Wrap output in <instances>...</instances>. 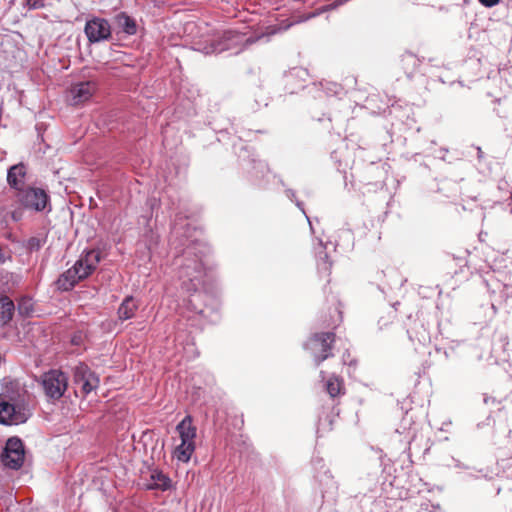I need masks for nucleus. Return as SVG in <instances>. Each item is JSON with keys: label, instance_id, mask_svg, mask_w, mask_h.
<instances>
[{"label": "nucleus", "instance_id": "14", "mask_svg": "<svg viewBox=\"0 0 512 512\" xmlns=\"http://www.w3.org/2000/svg\"><path fill=\"white\" fill-rule=\"evenodd\" d=\"M137 309L138 302L132 296H127L118 308V317L120 320L131 319Z\"/></svg>", "mask_w": 512, "mask_h": 512}, {"label": "nucleus", "instance_id": "26", "mask_svg": "<svg viewBox=\"0 0 512 512\" xmlns=\"http://www.w3.org/2000/svg\"><path fill=\"white\" fill-rule=\"evenodd\" d=\"M264 34H261L260 36H257V39L263 38Z\"/></svg>", "mask_w": 512, "mask_h": 512}, {"label": "nucleus", "instance_id": "17", "mask_svg": "<svg viewBox=\"0 0 512 512\" xmlns=\"http://www.w3.org/2000/svg\"><path fill=\"white\" fill-rule=\"evenodd\" d=\"M342 388V381L338 377H330L326 382V390L331 397L339 395Z\"/></svg>", "mask_w": 512, "mask_h": 512}, {"label": "nucleus", "instance_id": "1", "mask_svg": "<svg viewBox=\"0 0 512 512\" xmlns=\"http://www.w3.org/2000/svg\"><path fill=\"white\" fill-rule=\"evenodd\" d=\"M101 260L99 250H89L83 253L76 263L68 269L59 279L60 288L64 290L71 289L79 281L91 275L97 268Z\"/></svg>", "mask_w": 512, "mask_h": 512}, {"label": "nucleus", "instance_id": "5", "mask_svg": "<svg viewBox=\"0 0 512 512\" xmlns=\"http://www.w3.org/2000/svg\"><path fill=\"white\" fill-rule=\"evenodd\" d=\"M73 383L80 390L83 396H87L98 388L99 377L84 363H79L74 368Z\"/></svg>", "mask_w": 512, "mask_h": 512}, {"label": "nucleus", "instance_id": "20", "mask_svg": "<svg viewBox=\"0 0 512 512\" xmlns=\"http://www.w3.org/2000/svg\"><path fill=\"white\" fill-rule=\"evenodd\" d=\"M10 251L0 245V263H4L7 259H10Z\"/></svg>", "mask_w": 512, "mask_h": 512}, {"label": "nucleus", "instance_id": "25", "mask_svg": "<svg viewBox=\"0 0 512 512\" xmlns=\"http://www.w3.org/2000/svg\"><path fill=\"white\" fill-rule=\"evenodd\" d=\"M264 34H261L260 36H257V39L263 38Z\"/></svg>", "mask_w": 512, "mask_h": 512}, {"label": "nucleus", "instance_id": "2", "mask_svg": "<svg viewBox=\"0 0 512 512\" xmlns=\"http://www.w3.org/2000/svg\"><path fill=\"white\" fill-rule=\"evenodd\" d=\"M176 432L179 436V443L175 445L173 450V457L178 461L187 463L190 461L195 448V439L197 435V428L193 424L192 417L187 415L176 426Z\"/></svg>", "mask_w": 512, "mask_h": 512}, {"label": "nucleus", "instance_id": "12", "mask_svg": "<svg viewBox=\"0 0 512 512\" xmlns=\"http://www.w3.org/2000/svg\"><path fill=\"white\" fill-rule=\"evenodd\" d=\"M26 167L23 164L12 166L7 173V182L14 194L25 188Z\"/></svg>", "mask_w": 512, "mask_h": 512}, {"label": "nucleus", "instance_id": "4", "mask_svg": "<svg viewBox=\"0 0 512 512\" xmlns=\"http://www.w3.org/2000/svg\"><path fill=\"white\" fill-rule=\"evenodd\" d=\"M42 386L47 397L60 399L68 386V378L61 370L52 369L42 376Z\"/></svg>", "mask_w": 512, "mask_h": 512}, {"label": "nucleus", "instance_id": "10", "mask_svg": "<svg viewBox=\"0 0 512 512\" xmlns=\"http://www.w3.org/2000/svg\"><path fill=\"white\" fill-rule=\"evenodd\" d=\"M85 34L90 42H100L111 36V27L107 20L93 18L86 22Z\"/></svg>", "mask_w": 512, "mask_h": 512}, {"label": "nucleus", "instance_id": "21", "mask_svg": "<svg viewBox=\"0 0 512 512\" xmlns=\"http://www.w3.org/2000/svg\"><path fill=\"white\" fill-rule=\"evenodd\" d=\"M481 5H483L484 7H487V8H491V7H494L496 6L500 0H478Z\"/></svg>", "mask_w": 512, "mask_h": 512}, {"label": "nucleus", "instance_id": "3", "mask_svg": "<svg viewBox=\"0 0 512 512\" xmlns=\"http://www.w3.org/2000/svg\"><path fill=\"white\" fill-rule=\"evenodd\" d=\"M16 202L23 208L41 212L49 205V196L44 189L25 187L14 194Z\"/></svg>", "mask_w": 512, "mask_h": 512}, {"label": "nucleus", "instance_id": "7", "mask_svg": "<svg viewBox=\"0 0 512 512\" xmlns=\"http://www.w3.org/2000/svg\"><path fill=\"white\" fill-rule=\"evenodd\" d=\"M29 416V411L25 407L11 404L0 398V423L18 425L26 422Z\"/></svg>", "mask_w": 512, "mask_h": 512}, {"label": "nucleus", "instance_id": "13", "mask_svg": "<svg viewBox=\"0 0 512 512\" xmlns=\"http://www.w3.org/2000/svg\"><path fill=\"white\" fill-rule=\"evenodd\" d=\"M171 487L170 478L161 470L151 469L149 471V481L146 488L149 490H168Z\"/></svg>", "mask_w": 512, "mask_h": 512}, {"label": "nucleus", "instance_id": "9", "mask_svg": "<svg viewBox=\"0 0 512 512\" xmlns=\"http://www.w3.org/2000/svg\"><path fill=\"white\" fill-rule=\"evenodd\" d=\"M24 456L22 441L16 437L8 439L2 454L3 464L11 469H19L24 462Z\"/></svg>", "mask_w": 512, "mask_h": 512}, {"label": "nucleus", "instance_id": "19", "mask_svg": "<svg viewBox=\"0 0 512 512\" xmlns=\"http://www.w3.org/2000/svg\"><path fill=\"white\" fill-rule=\"evenodd\" d=\"M25 6L28 9H39L45 6V0H26Z\"/></svg>", "mask_w": 512, "mask_h": 512}, {"label": "nucleus", "instance_id": "27", "mask_svg": "<svg viewBox=\"0 0 512 512\" xmlns=\"http://www.w3.org/2000/svg\"><path fill=\"white\" fill-rule=\"evenodd\" d=\"M264 34H261L260 36H257V39L263 38Z\"/></svg>", "mask_w": 512, "mask_h": 512}, {"label": "nucleus", "instance_id": "22", "mask_svg": "<svg viewBox=\"0 0 512 512\" xmlns=\"http://www.w3.org/2000/svg\"><path fill=\"white\" fill-rule=\"evenodd\" d=\"M11 216H12V218H13L15 221H18V220H20V219H21V217H22V212H21V211H19V210H15V211H13V212L11 213Z\"/></svg>", "mask_w": 512, "mask_h": 512}, {"label": "nucleus", "instance_id": "23", "mask_svg": "<svg viewBox=\"0 0 512 512\" xmlns=\"http://www.w3.org/2000/svg\"><path fill=\"white\" fill-rule=\"evenodd\" d=\"M292 25V23H289L288 25L284 26L283 28H281L282 30H286L288 29L290 26Z\"/></svg>", "mask_w": 512, "mask_h": 512}, {"label": "nucleus", "instance_id": "24", "mask_svg": "<svg viewBox=\"0 0 512 512\" xmlns=\"http://www.w3.org/2000/svg\"><path fill=\"white\" fill-rule=\"evenodd\" d=\"M275 32H276V29H274V28H273V29L269 32V34H274Z\"/></svg>", "mask_w": 512, "mask_h": 512}, {"label": "nucleus", "instance_id": "16", "mask_svg": "<svg viewBox=\"0 0 512 512\" xmlns=\"http://www.w3.org/2000/svg\"><path fill=\"white\" fill-rule=\"evenodd\" d=\"M119 27L128 35H134L137 31V25L133 18L122 13L117 16Z\"/></svg>", "mask_w": 512, "mask_h": 512}, {"label": "nucleus", "instance_id": "8", "mask_svg": "<svg viewBox=\"0 0 512 512\" xmlns=\"http://www.w3.org/2000/svg\"><path fill=\"white\" fill-rule=\"evenodd\" d=\"M333 342L334 334L330 332L316 334L309 340L306 348L314 354L317 365L330 356L331 344Z\"/></svg>", "mask_w": 512, "mask_h": 512}, {"label": "nucleus", "instance_id": "15", "mask_svg": "<svg viewBox=\"0 0 512 512\" xmlns=\"http://www.w3.org/2000/svg\"><path fill=\"white\" fill-rule=\"evenodd\" d=\"M14 310L13 301L7 296L0 295V326L7 324L12 319Z\"/></svg>", "mask_w": 512, "mask_h": 512}, {"label": "nucleus", "instance_id": "11", "mask_svg": "<svg viewBox=\"0 0 512 512\" xmlns=\"http://www.w3.org/2000/svg\"><path fill=\"white\" fill-rule=\"evenodd\" d=\"M96 90L94 82H80L70 89L71 102L73 105H79L89 100Z\"/></svg>", "mask_w": 512, "mask_h": 512}, {"label": "nucleus", "instance_id": "6", "mask_svg": "<svg viewBox=\"0 0 512 512\" xmlns=\"http://www.w3.org/2000/svg\"><path fill=\"white\" fill-rule=\"evenodd\" d=\"M256 41L251 37H246V33L237 31H227L224 34L223 42L212 44L209 48L204 49L205 54L221 53L225 50H232L242 44H252Z\"/></svg>", "mask_w": 512, "mask_h": 512}, {"label": "nucleus", "instance_id": "18", "mask_svg": "<svg viewBox=\"0 0 512 512\" xmlns=\"http://www.w3.org/2000/svg\"><path fill=\"white\" fill-rule=\"evenodd\" d=\"M184 273L186 276L189 277L190 286H186V282L183 281V288H185L187 292H190L192 290L195 291L197 287L196 281L198 282V278L196 276L190 277V274L188 273L187 269L184 270Z\"/></svg>", "mask_w": 512, "mask_h": 512}]
</instances>
